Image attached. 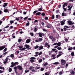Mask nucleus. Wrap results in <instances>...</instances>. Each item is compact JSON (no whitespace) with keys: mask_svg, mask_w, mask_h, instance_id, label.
<instances>
[{"mask_svg":"<svg viewBox=\"0 0 75 75\" xmlns=\"http://www.w3.org/2000/svg\"><path fill=\"white\" fill-rule=\"evenodd\" d=\"M45 75H49L50 74L48 72H46L45 73Z\"/></svg>","mask_w":75,"mask_h":75,"instance_id":"4c0bfd02","label":"nucleus"},{"mask_svg":"<svg viewBox=\"0 0 75 75\" xmlns=\"http://www.w3.org/2000/svg\"><path fill=\"white\" fill-rule=\"evenodd\" d=\"M43 49V46H39V50H41Z\"/></svg>","mask_w":75,"mask_h":75,"instance_id":"4468645a","label":"nucleus"},{"mask_svg":"<svg viewBox=\"0 0 75 75\" xmlns=\"http://www.w3.org/2000/svg\"><path fill=\"white\" fill-rule=\"evenodd\" d=\"M28 18V17L27 16L26 17L24 18V20H26Z\"/></svg>","mask_w":75,"mask_h":75,"instance_id":"69168bd1","label":"nucleus"},{"mask_svg":"<svg viewBox=\"0 0 75 75\" xmlns=\"http://www.w3.org/2000/svg\"><path fill=\"white\" fill-rule=\"evenodd\" d=\"M18 64V62H16L14 63L13 62H11V65L10 66L11 68H13L14 66H16V65H17Z\"/></svg>","mask_w":75,"mask_h":75,"instance_id":"f257e3e1","label":"nucleus"},{"mask_svg":"<svg viewBox=\"0 0 75 75\" xmlns=\"http://www.w3.org/2000/svg\"><path fill=\"white\" fill-rule=\"evenodd\" d=\"M64 31H66V30H67V28L64 27Z\"/></svg>","mask_w":75,"mask_h":75,"instance_id":"052dcab7","label":"nucleus"},{"mask_svg":"<svg viewBox=\"0 0 75 75\" xmlns=\"http://www.w3.org/2000/svg\"><path fill=\"white\" fill-rule=\"evenodd\" d=\"M34 23H36V24H37V23H38V20H35L34 21Z\"/></svg>","mask_w":75,"mask_h":75,"instance_id":"b1692460","label":"nucleus"},{"mask_svg":"<svg viewBox=\"0 0 75 75\" xmlns=\"http://www.w3.org/2000/svg\"><path fill=\"white\" fill-rule=\"evenodd\" d=\"M41 14L40 12H38L36 13V15H40Z\"/></svg>","mask_w":75,"mask_h":75,"instance_id":"3c124183","label":"nucleus"},{"mask_svg":"<svg viewBox=\"0 0 75 75\" xmlns=\"http://www.w3.org/2000/svg\"><path fill=\"white\" fill-rule=\"evenodd\" d=\"M60 23L61 25H63L65 24V22H63V21H60Z\"/></svg>","mask_w":75,"mask_h":75,"instance_id":"ddd939ff","label":"nucleus"},{"mask_svg":"<svg viewBox=\"0 0 75 75\" xmlns=\"http://www.w3.org/2000/svg\"><path fill=\"white\" fill-rule=\"evenodd\" d=\"M45 20H47L48 19V17H46L45 18Z\"/></svg>","mask_w":75,"mask_h":75,"instance_id":"5fc2aeb1","label":"nucleus"},{"mask_svg":"<svg viewBox=\"0 0 75 75\" xmlns=\"http://www.w3.org/2000/svg\"><path fill=\"white\" fill-rule=\"evenodd\" d=\"M25 49H26L25 48V47H24L23 48L21 49L20 50H21V51H22V50H25Z\"/></svg>","mask_w":75,"mask_h":75,"instance_id":"c9c22d12","label":"nucleus"},{"mask_svg":"<svg viewBox=\"0 0 75 75\" xmlns=\"http://www.w3.org/2000/svg\"><path fill=\"white\" fill-rule=\"evenodd\" d=\"M43 30L44 31H47V30L45 29H43Z\"/></svg>","mask_w":75,"mask_h":75,"instance_id":"774afa93","label":"nucleus"},{"mask_svg":"<svg viewBox=\"0 0 75 75\" xmlns=\"http://www.w3.org/2000/svg\"><path fill=\"white\" fill-rule=\"evenodd\" d=\"M53 65H58V64H59V62H55V63H54L53 64Z\"/></svg>","mask_w":75,"mask_h":75,"instance_id":"4be33fe9","label":"nucleus"},{"mask_svg":"<svg viewBox=\"0 0 75 75\" xmlns=\"http://www.w3.org/2000/svg\"><path fill=\"white\" fill-rule=\"evenodd\" d=\"M44 70V69L43 68H41L40 69V71H43Z\"/></svg>","mask_w":75,"mask_h":75,"instance_id":"6e6d98bb","label":"nucleus"},{"mask_svg":"<svg viewBox=\"0 0 75 75\" xmlns=\"http://www.w3.org/2000/svg\"><path fill=\"white\" fill-rule=\"evenodd\" d=\"M34 67H32V66H30V67L29 68V69L30 70H32L33 69H34Z\"/></svg>","mask_w":75,"mask_h":75,"instance_id":"6ab92c4d","label":"nucleus"},{"mask_svg":"<svg viewBox=\"0 0 75 75\" xmlns=\"http://www.w3.org/2000/svg\"><path fill=\"white\" fill-rule=\"evenodd\" d=\"M38 40L39 42H40V41H42V39L41 38H39L38 39Z\"/></svg>","mask_w":75,"mask_h":75,"instance_id":"c85d7f7f","label":"nucleus"},{"mask_svg":"<svg viewBox=\"0 0 75 75\" xmlns=\"http://www.w3.org/2000/svg\"><path fill=\"white\" fill-rule=\"evenodd\" d=\"M16 20L17 21H19V18H16Z\"/></svg>","mask_w":75,"mask_h":75,"instance_id":"bf43d9fd","label":"nucleus"},{"mask_svg":"<svg viewBox=\"0 0 75 75\" xmlns=\"http://www.w3.org/2000/svg\"><path fill=\"white\" fill-rule=\"evenodd\" d=\"M57 45L58 47H59L61 45V42H59L58 43H57Z\"/></svg>","mask_w":75,"mask_h":75,"instance_id":"412c9836","label":"nucleus"},{"mask_svg":"<svg viewBox=\"0 0 75 75\" xmlns=\"http://www.w3.org/2000/svg\"><path fill=\"white\" fill-rule=\"evenodd\" d=\"M68 8H69L67 9L68 10H71V9L72 8V6H67Z\"/></svg>","mask_w":75,"mask_h":75,"instance_id":"f8f14e48","label":"nucleus"},{"mask_svg":"<svg viewBox=\"0 0 75 75\" xmlns=\"http://www.w3.org/2000/svg\"><path fill=\"white\" fill-rule=\"evenodd\" d=\"M45 47H46L47 48H48V49H49L50 47V45L48 44V43L47 42H46L45 43Z\"/></svg>","mask_w":75,"mask_h":75,"instance_id":"423d86ee","label":"nucleus"},{"mask_svg":"<svg viewBox=\"0 0 75 75\" xmlns=\"http://www.w3.org/2000/svg\"><path fill=\"white\" fill-rule=\"evenodd\" d=\"M30 35L32 36V37H33L34 35V33H30Z\"/></svg>","mask_w":75,"mask_h":75,"instance_id":"2f4dec72","label":"nucleus"},{"mask_svg":"<svg viewBox=\"0 0 75 75\" xmlns=\"http://www.w3.org/2000/svg\"><path fill=\"white\" fill-rule=\"evenodd\" d=\"M7 3H4V5L3 6V7H6L7 6Z\"/></svg>","mask_w":75,"mask_h":75,"instance_id":"a211bd4d","label":"nucleus"},{"mask_svg":"<svg viewBox=\"0 0 75 75\" xmlns=\"http://www.w3.org/2000/svg\"><path fill=\"white\" fill-rule=\"evenodd\" d=\"M64 27H65V28H69V27L67 25L64 26Z\"/></svg>","mask_w":75,"mask_h":75,"instance_id":"13d9d810","label":"nucleus"},{"mask_svg":"<svg viewBox=\"0 0 75 75\" xmlns=\"http://www.w3.org/2000/svg\"><path fill=\"white\" fill-rule=\"evenodd\" d=\"M21 41H22V40H21V39H19L18 40V42H20Z\"/></svg>","mask_w":75,"mask_h":75,"instance_id":"a19ab883","label":"nucleus"},{"mask_svg":"<svg viewBox=\"0 0 75 75\" xmlns=\"http://www.w3.org/2000/svg\"><path fill=\"white\" fill-rule=\"evenodd\" d=\"M47 27V28H50V27H51V26L50 25H48Z\"/></svg>","mask_w":75,"mask_h":75,"instance_id":"37998d69","label":"nucleus"},{"mask_svg":"<svg viewBox=\"0 0 75 75\" xmlns=\"http://www.w3.org/2000/svg\"><path fill=\"white\" fill-rule=\"evenodd\" d=\"M70 73L72 74V75H73V74H74V75H75V72H74V71H71L70 72Z\"/></svg>","mask_w":75,"mask_h":75,"instance_id":"dca6fc26","label":"nucleus"},{"mask_svg":"<svg viewBox=\"0 0 75 75\" xmlns=\"http://www.w3.org/2000/svg\"><path fill=\"white\" fill-rule=\"evenodd\" d=\"M73 49V48L72 47H69V48L68 49V50H72Z\"/></svg>","mask_w":75,"mask_h":75,"instance_id":"f3484780","label":"nucleus"},{"mask_svg":"<svg viewBox=\"0 0 75 75\" xmlns=\"http://www.w3.org/2000/svg\"><path fill=\"white\" fill-rule=\"evenodd\" d=\"M40 69V67H38L36 68H35V70H38V69Z\"/></svg>","mask_w":75,"mask_h":75,"instance_id":"f704fd0d","label":"nucleus"},{"mask_svg":"<svg viewBox=\"0 0 75 75\" xmlns=\"http://www.w3.org/2000/svg\"><path fill=\"white\" fill-rule=\"evenodd\" d=\"M4 11L5 13H7L9 11L7 9H5L4 10Z\"/></svg>","mask_w":75,"mask_h":75,"instance_id":"2eb2a0df","label":"nucleus"},{"mask_svg":"<svg viewBox=\"0 0 75 75\" xmlns=\"http://www.w3.org/2000/svg\"><path fill=\"white\" fill-rule=\"evenodd\" d=\"M38 11H34L33 12V14H35V13H36L37 12H38Z\"/></svg>","mask_w":75,"mask_h":75,"instance_id":"4d7b16f0","label":"nucleus"},{"mask_svg":"<svg viewBox=\"0 0 75 75\" xmlns=\"http://www.w3.org/2000/svg\"><path fill=\"white\" fill-rule=\"evenodd\" d=\"M5 48V46H4L0 47V51H1V50H3V49H4V48Z\"/></svg>","mask_w":75,"mask_h":75,"instance_id":"9b49d317","label":"nucleus"},{"mask_svg":"<svg viewBox=\"0 0 75 75\" xmlns=\"http://www.w3.org/2000/svg\"><path fill=\"white\" fill-rule=\"evenodd\" d=\"M7 48H5L4 50L3 51L4 52H6V51H7Z\"/></svg>","mask_w":75,"mask_h":75,"instance_id":"79ce46f5","label":"nucleus"},{"mask_svg":"<svg viewBox=\"0 0 75 75\" xmlns=\"http://www.w3.org/2000/svg\"><path fill=\"white\" fill-rule=\"evenodd\" d=\"M68 24L69 25H72V24H74V22H72L71 21H68Z\"/></svg>","mask_w":75,"mask_h":75,"instance_id":"0eeeda50","label":"nucleus"},{"mask_svg":"<svg viewBox=\"0 0 75 75\" xmlns=\"http://www.w3.org/2000/svg\"><path fill=\"white\" fill-rule=\"evenodd\" d=\"M47 65H48V63L47 62H46L44 64V67H46Z\"/></svg>","mask_w":75,"mask_h":75,"instance_id":"5701e85b","label":"nucleus"},{"mask_svg":"<svg viewBox=\"0 0 75 75\" xmlns=\"http://www.w3.org/2000/svg\"><path fill=\"white\" fill-rule=\"evenodd\" d=\"M38 34L39 36V37H42V35H44V34L42 33H39Z\"/></svg>","mask_w":75,"mask_h":75,"instance_id":"1a4fd4ad","label":"nucleus"},{"mask_svg":"<svg viewBox=\"0 0 75 75\" xmlns=\"http://www.w3.org/2000/svg\"><path fill=\"white\" fill-rule=\"evenodd\" d=\"M42 61V59H40L38 61L39 63H41Z\"/></svg>","mask_w":75,"mask_h":75,"instance_id":"cd10ccee","label":"nucleus"},{"mask_svg":"<svg viewBox=\"0 0 75 75\" xmlns=\"http://www.w3.org/2000/svg\"><path fill=\"white\" fill-rule=\"evenodd\" d=\"M71 55L73 57H74V52H72L71 53Z\"/></svg>","mask_w":75,"mask_h":75,"instance_id":"e433bc0d","label":"nucleus"},{"mask_svg":"<svg viewBox=\"0 0 75 75\" xmlns=\"http://www.w3.org/2000/svg\"><path fill=\"white\" fill-rule=\"evenodd\" d=\"M41 54H42V52H40V53H39V54H38V55H41Z\"/></svg>","mask_w":75,"mask_h":75,"instance_id":"338daca9","label":"nucleus"},{"mask_svg":"<svg viewBox=\"0 0 75 75\" xmlns=\"http://www.w3.org/2000/svg\"><path fill=\"white\" fill-rule=\"evenodd\" d=\"M30 59H31L30 60V61L32 64L33 62H35V61L34 59H36V58L34 57H31L30 58Z\"/></svg>","mask_w":75,"mask_h":75,"instance_id":"f03ea898","label":"nucleus"},{"mask_svg":"<svg viewBox=\"0 0 75 75\" xmlns=\"http://www.w3.org/2000/svg\"><path fill=\"white\" fill-rule=\"evenodd\" d=\"M55 17V16L54 15H52V19H54V18Z\"/></svg>","mask_w":75,"mask_h":75,"instance_id":"7c9ffc66","label":"nucleus"},{"mask_svg":"<svg viewBox=\"0 0 75 75\" xmlns=\"http://www.w3.org/2000/svg\"><path fill=\"white\" fill-rule=\"evenodd\" d=\"M62 55V54H58L57 56V58H58V57H60V56H61Z\"/></svg>","mask_w":75,"mask_h":75,"instance_id":"473e14b6","label":"nucleus"},{"mask_svg":"<svg viewBox=\"0 0 75 75\" xmlns=\"http://www.w3.org/2000/svg\"><path fill=\"white\" fill-rule=\"evenodd\" d=\"M61 64L63 65H64L66 63V62L64 60H61Z\"/></svg>","mask_w":75,"mask_h":75,"instance_id":"39448f33","label":"nucleus"},{"mask_svg":"<svg viewBox=\"0 0 75 75\" xmlns=\"http://www.w3.org/2000/svg\"><path fill=\"white\" fill-rule=\"evenodd\" d=\"M35 41V42H39V39L36 40Z\"/></svg>","mask_w":75,"mask_h":75,"instance_id":"a18cd8bd","label":"nucleus"},{"mask_svg":"<svg viewBox=\"0 0 75 75\" xmlns=\"http://www.w3.org/2000/svg\"><path fill=\"white\" fill-rule=\"evenodd\" d=\"M39 47V46H38V45H37L35 47V49H37V48H38Z\"/></svg>","mask_w":75,"mask_h":75,"instance_id":"c03bdc74","label":"nucleus"},{"mask_svg":"<svg viewBox=\"0 0 75 75\" xmlns=\"http://www.w3.org/2000/svg\"><path fill=\"white\" fill-rule=\"evenodd\" d=\"M62 16H65V13L63 12L62 13Z\"/></svg>","mask_w":75,"mask_h":75,"instance_id":"603ef678","label":"nucleus"},{"mask_svg":"<svg viewBox=\"0 0 75 75\" xmlns=\"http://www.w3.org/2000/svg\"><path fill=\"white\" fill-rule=\"evenodd\" d=\"M10 57H11V58H13L14 56V54H11L10 55Z\"/></svg>","mask_w":75,"mask_h":75,"instance_id":"c756f323","label":"nucleus"},{"mask_svg":"<svg viewBox=\"0 0 75 75\" xmlns=\"http://www.w3.org/2000/svg\"><path fill=\"white\" fill-rule=\"evenodd\" d=\"M10 24H12L14 23V21H10Z\"/></svg>","mask_w":75,"mask_h":75,"instance_id":"58836bf2","label":"nucleus"},{"mask_svg":"<svg viewBox=\"0 0 75 75\" xmlns=\"http://www.w3.org/2000/svg\"><path fill=\"white\" fill-rule=\"evenodd\" d=\"M29 70H25V73H27V72H29Z\"/></svg>","mask_w":75,"mask_h":75,"instance_id":"8fccbe9b","label":"nucleus"},{"mask_svg":"<svg viewBox=\"0 0 75 75\" xmlns=\"http://www.w3.org/2000/svg\"><path fill=\"white\" fill-rule=\"evenodd\" d=\"M9 72H11L12 71V69L11 68H9L8 69Z\"/></svg>","mask_w":75,"mask_h":75,"instance_id":"393cba45","label":"nucleus"},{"mask_svg":"<svg viewBox=\"0 0 75 75\" xmlns=\"http://www.w3.org/2000/svg\"><path fill=\"white\" fill-rule=\"evenodd\" d=\"M57 49L58 50H61V47H58L57 48Z\"/></svg>","mask_w":75,"mask_h":75,"instance_id":"09e8293b","label":"nucleus"},{"mask_svg":"<svg viewBox=\"0 0 75 75\" xmlns=\"http://www.w3.org/2000/svg\"><path fill=\"white\" fill-rule=\"evenodd\" d=\"M45 14L44 13H42V16H45Z\"/></svg>","mask_w":75,"mask_h":75,"instance_id":"0e129e2a","label":"nucleus"},{"mask_svg":"<svg viewBox=\"0 0 75 75\" xmlns=\"http://www.w3.org/2000/svg\"><path fill=\"white\" fill-rule=\"evenodd\" d=\"M34 32H36L37 31V28H34Z\"/></svg>","mask_w":75,"mask_h":75,"instance_id":"de8ad7c7","label":"nucleus"},{"mask_svg":"<svg viewBox=\"0 0 75 75\" xmlns=\"http://www.w3.org/2000/svg\"><path fill=\"white\" fill-rule=\"evenodd\" d=\"M68 64H66L65 68H67L68 67Z\"/></svg>","mask_w":75,"mask_h":75,"instance_id":"864d4df0","label":"nucleus"},{"mask_svg":"<svg viewBox=\"0 0 75 75\" xmlns=\"http://www.w3.org/2000/svg\"><path fill=\"white\" fill-rule=\"evenodd\" d=\"M62 71H60L59 73V75H62Z\"/></svg>","mask_w":75,"mask_h":75,"instance_id":"72a5a7b5","label":"nucleus"},{"mask_svg":"<svg viewBox=\"0 0 75 75\" xmlns=\"http://www.w3.org/2000/svg\"><path fill=\"white\" fill-rule=\"evenodd\" d=\"M30 25V23L28 22V23H27L26 24V27H27V26H28V25Z\"/></svg>","mask_w":75,"mask_h":75,"instance_id":"bb28decb","label":"nucleus"},{"mask_svg":"<svg viewBox=\"0 0 75 75\" xmlns=\"http://www.w3.org/2000/svg\"><path fill=\"white\" fill-rule=\"evenodd\" d=\"M13 69H15V70H16L17 69V67H15L13 68Z\"/></svg>","mask_w":75,"mask_h":75,"instance_id":"e2e57ef3","label":"nucleus"},{"mask_svg":"<svg viewBox=\"0 0 75 75\" xmlns=\"http://www.w3.org/2000/svg\"><path fill=\"white\" fill-rule=\"evenodd\" d=\"M42 10V8H39V9L38 10V11H41Z\"/></svg>","mask_w":75,"mask_h":75,"instance_id":"a878e982","label":"nucleus"},{"mask_svg":"<svg viewBox=\"0 0 75 75\" xmlns=\"http://www.w3.org/2000/svg\"><path fill=\"white\" fill-rule=\"evenodd\" d=\"M17 68L19 70H22V69H23V68H22V67L20 66H18L17 67Z\"/></svg>","mask_w":75,"mask_h":75,"instance_id":"6e6552de","label":"nucleus"},{"mask_svg":"<svg viewBox=\"0 0 75 75\" xmlns=\"http://www.w3.org/2000/svg\"><path fill=\"white\" fill-rule=\"evenodd\" d=\"M31 41V39H28L26 41V43H29Z\"/></svg>","mask_w":75,"mask_h":75,"instance_id":"9d476101","label":"nucleus"},{"mask_svg":"<svg viewBox=\"0 0 75 75\" xmlns=\"http://www.w3.org/2000/svg\"><path fill=\"white\" fill-rule=\"evenodd\" d=\"M57 30H60V28H59V27H57Z\"/></svg>","mask_w":75,"mask_h":75,"instance_id":"49530a36","label":"nucleus"},{"mask_svg":"<svg viewBox=\"0 0 75 75\" xmlns=\"http://www.w3.org/2000/svg\"><path fill=\"white\" fill-rule=\"evenodd\" d=\"M9 57H10V56H8L6 59L4 60V64H6L7 63V61H8V59Z\"/></svg>","mask_w":75,"mask_h":75,"instance_id":"20e7f679","label":"nucleus"},{"mask_svg":"<svg viewBox=\"0 0 75 75\" xmlns=\"http://www.w3.org/2000/svg\"><path fill=\"white\" fill-rule=\"evenodd\" d=\"M31 71H32V72H35V70L34 69H32L31 70Z\"/></svg>","mask_w":75,"mask_h":75,"instance_id":"ea45409f","label":"nucleus"},{"mask_svg":"<svg viewBox=\"0 0 75 75\" xmlns=\"http://www.w3.org/2000/svg\"><path fill=\"white\" fill-rule=\"evenodd\" d=\"M25 47L26 48H29L30 47V46H29V45H25Z\"/></svg>","mask_w":75,"mask_h":75,"instance_id":"aec40b11","label":"nucleus"},{"mask_svg":"<svg viewBox=\"0 0 75 75\" xmlns=\"http://www.w3.org/2000/svg\"><path fill=\"white\" fill-rule=\"evenodd\" d=\"M49 38L52 40V42H54L56 41V39L52 36H50Z\"/></svg>","mask_w":75,"mask_h":75,"instance_id":"7ed1b4c3","label":"nucleus"},{"mask_svg":"<svg viewBox=\"0 0 75 75\" xmlns=\"http://www.w3.org/2000/svg\"><path fill=\"white\" fill-rule=\"evenodd\" d=\"M23 14L25 15L27 14V12H23Z\"/></svg>","mask_w":75,"mask_h":75,"instance_id":"680f3d73","label":"nucleus"}]
</instances>
